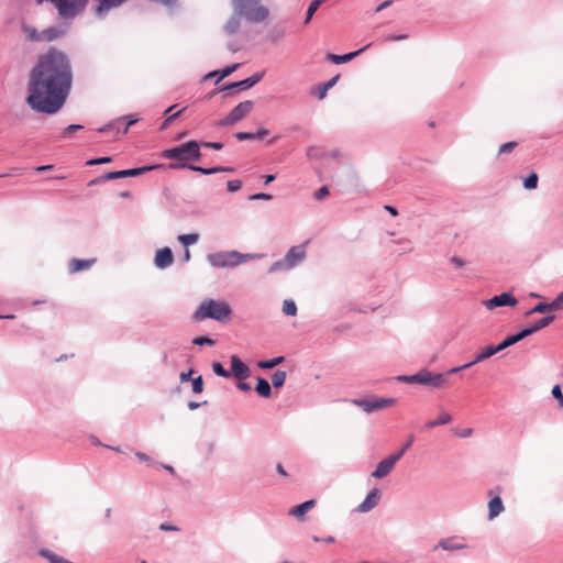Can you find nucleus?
<instances>
[{
    "label": "nucleus",
    "mask_w": 563,
    "mask_h": 563,
    "mask_svg": "<svg viewBox=\"0 0 563 563\" xmlns=\"http://www.w3.org/2000/svg\"><path fill=\"white\" fill-rule=\"evenodd\" d=\"M73 81V73L67 56L55 48L40 56L29 79V106L43 113L57 112L67 98Z\"/></svg>",
    "instance_id": "f257e3e1"
},
{
    "label": "nucleus",
    "mask_w": 563,
    "mask_h": 563,
    "mask_svg": "<svg viewBox=\"0 0 563 563\" xmlns=\"http://www.w3.org/2000/svg\"><path fill=\"white\" fill-rule=\"evenodd\" d=\"M232 310L224 300L205 299L194 313V320L213 319L223 322L229 319Z\"/></svg>",
    "instance_id": "f03ea898"
},
{
    "label": "nucleus",
    "mask_w": 563,
    "mask_h": 563,
    "mask_svg": "<svg viewBox=\"0 0 563 563\" xmlns=\"http://www.w3.org/2000/svg\"><path fill=\"white\" fill-rule=\"evenodd\" d=\"M234 11L250 22H262L267 19L269 11L260 0H232Z\"/></svg>",
    "instance_id": "7ed1b4c3"
},
{
    "label": "nucleus",
    "mask_w": 563,
    "mask_h": 563,
    "mask_svg": "<svg viewBox=\"0 0 563 563\" xmlns=\"http://www.w3.org/2000/svg\"><path fill=\"white\" fill-rule=\"evenodd\" d=\"M255 257H257V255L241 254L236 251H231L209 254L207 258L214 267H233Z\"/></svg>",
    "instance_id": "20e7f679"
},
{
    "label": "nucleus",
    "mask_w": 563,
    "mask_h": 563,
    "mask_svg": "<svg viewBox=\"0 0 563 563\" xmlns=\"http://www.w3.org/2000/svg\"><path fill=\"white\" fill-rule=\"evenodd\" d=\"M163 156L169 159L198 161L201 156L199 144L196 141H189L179 146L165 150Z\"/></svg>",
    "instance_id": "39448f33"
},
{
    "label": "nucleus",
    "mask_w": 563,
    "mask_h": 563,
    "mask_svg": "<svg viewBox=\"0 0 563 563\" xmlns=\"http://www.w3.org/2000/svg\"><path fill=\"white\" fill-rule=\"evenodd\" d=\"M401 379L407 383L421 384L434 388L443 387L446 384L445 375L431 373L429 371H420L415 375L404 376Z\"/></svg>",
    "instance_id": "423d86ee"
},
{
    "label": "nucleus",
    "mask_w": 563,
    "mask_h": 563,
    "mask_svg": "<svg viewBox=\"0 0 563 563\" xmlns=\"http://www.w3.org/2000/svg\"><path fill=\"white\" fill-rule=\"evenodd\" d=\"M254 108V102L245 100L240 102L224 119L216 123L217 126H228L247 117Z\"/></svg>",
    "instance_id": "0eeeda50"
},
{
    "label": "nucleus",
    "mask_w": 563,
    "mask_h": 563,
    "mask_svg": "<svg viewBox=\"0 0 563 563\" xmlns=\"http://www.w3.org/2000/svg\"><path fill=\"white\" fill-rule=\"evenodd\" d=\"M354 404L361 407L365 412L371 413L373 411L382 410L387 407H391L396 404L394 398H373V399H360L354 400Z\"/></svg>",
    "instance_id": "6e6552de"
},
{
    "label": "nucleus",
    "mask_w": 563,
    "mask_h": 563,
    "mask_svg": "<svg viewBox=\"0 0 563 563\" xmlns=\"http://www.w3.org/2000/svg\"><path fill=\"white\" fill-rule=\"evenodd\" d=\"M153 168H154V166H146V167L124 169V170H118V172H109V173L102 175L100 178L92 180L90 184H95L100 180H112V179H118V178L134 177V176L142 175L143 173L151 170Z\"/></svg>",
    "instance_id": "1a4fd4ad"
},
{
    "label": "nucleus",
    "mask_w": 563,
    "mask_h": 563,
    "mask_svg": "<svg viewBox=\"0 0 563 563\" xmlns=\"http://www.w3.org/2000/svg\"><path fill=\"white\" fill-rule=\"evenodd\" d=\"M517 298L514 297L510 292H503L500 295L494 296L493 298L483 301V305L488 310H494L497 307L505 306L515 307L517 306Z\"/></svg>",
    "instance_id": "9d476101"
},
{
    "label": "nucleus",
    "mask_w": 563,
    "mask_h": 563,
    "mask_svg": "<svg viewBox=\"0 0 563 563\" xmlns=\"http://www.w3.org/2000/svg\"><path fill=\"white\" fill-rule=\"evenodd\" d=\"M499 352V349H497V346H494V345H488V346H485L476 356L475 358L470 362V363H466L462 366H459V367H453L451 369H449L448 374H455L460 371H463V369H466L471 366H473L474 364L476 363H479L482 361H485L486 358H489L490 356L495 355L496 353Z\"/></svg>",
    "instance_id": "9b49d317"
},
{
    "label": "nucleus",
    "mask_w": 563,
    "mask_h": 563,
    "mask_svg": "<svg viewBox=\"0 0 563 563\" xmlns=\"http://www.w3.org/2000/svg\"><path fill=\"white\" fill-rule=\"evenodd\" d=\"M399 461V454H393L383 461H380L376 470L372 473V476L375 478H384L386 477L395 467V464Z\"/></svg>",
    "instance_id": "f8f14e48"
},
{
    "label": "nucleus",
    "mask_w": 563,
    "mask_h": 563,
    "mask_svg": "<svg viewBox=\"0 0 563 563\" xmlns=\"http://www.w3.org/2000/svg\"><path fill=\"white\" fill-rule=\"evenodd\" d=\"M174 262L173 252L169 247L159 249L155 254V265L158 268H166Z\"/></svg>",
    "instance_id": "ddd939ff"
},
{
    "label": "nucleus",
    "mask_w": 563,
    "mask_h": 563,
    "mask_svg": "<svg viewBox=\"0 0 563 563\" xmlns=\"http://www.w3.org/2000/svg\"><path fill=\"white\" fill-rule=\"evenodd\" d=\"M379 499H380L379 490L377 488H373L366 496L365 500L358 505L357 510L360 512H367L377 506Z\"/></svg>",
    "instance_id": "4468645a"
},
{
    "label": "nucleus",
    "mask_w": 563,
    "mask_h": 563,
    "mask_svg": "<svg viewBox=\"0 0 563 563\" xmlns=\"http://www.w3.org/2000/svg\"><path fill=\"white\" fill-rule=\"evenodd\" d=\"M287 262L291 266H296L306 257V246L303 244L292 246L285 255Z\"/></svg>",
    "instance_id": "2eb2a0df"
},
{
    "label": "nucleus",
    "mask_w": 563,
    "mask_h": 563,
    "mask_svg": "<svg viewBox=\"0 0 563 563\" xmlns=\"http://www.w3.org/2000/svg\"><path fill=\"white\" fill-rule=\"evenodd\" d=\"M262 77H263L262 73H256L253 76H251L244 80L227 85V86L222 87L221 90H231V89H236V88L249 89V88L253 87L255 84H257L262 79Z\"/></svg>",
    "instance_id": "dca6fc26"
},
{
    "label": "nucleus",
    "mask_w": 563,
    "mask_h": 563,
    "mask_svg": "<svg viewBox=\"0 0 563 563\" xmlns=\"http://www.w3.org/2000/svg\"><path fill=\"white\" fill-rule=\"evenodd\" d=\"M316 506V500L314 499H310V500H307L300 505H297L295 507H292L288 515L289 516H292V517H296L297 519L299 520H303L305 519V515L311 510L313 507Z\"/></svg>",
    "instance_id": "f3484780"
},
{
    "label": "nucleus",
    "mask_w": 563,
    "mask_h": 563,
    "mask_svg": "<svg viewBox=\"0 0 563 563\" xmlns=\"http://www.w3.org/2000/svg\"><path fill=\"white\" fill-rule=\"evenodd\" d=\"M231 367L238 379H243L249 376V367L235 355L231 357Z\"/></svg>",
    "instance_id": "a211bd4d"
},
{
    "label": "nucleus",
    "mask_w": 563,
    "mask_h": 563,
    "mask_svg": "<svg viewBox=\"0 0 563 563\" xmlns=\"http://www.w3.org/2000/svg\"><path fill=\"white\" fill-rule=\"evenodd\" d=\"M452 421V416L444 411V410H441L437 417V419L434 420H430V421H427L424 424H423V429L426 430H431V429H434L439 426H444V424H448Z\"/></svg>",
    "instance_id": "6ab92c4d"
},
{
    "label": "nucleus",
    "mask_w": 563,
    "mask_h": 563,
    "mask_svg": "<svg viewBox=\"0 0 563 563\" xmlns=\"http://www.w3.org/2000/svg\"><path fill=\"white\" fill-rule=\"evenodd\" d=\"M96 263L95 258L91 260H79L73 258L69 262V272L75 274L81 271L89 269Z\"/></svg>",
    "instance_id": "aec40b11"
},
{
    "label": "nucleus",
    "mask_w": 563,
    "mask_h": 563,
    "mask_svg": "<svg viewBox=\"0 0 563 563\" xmlns=\"http://www.w3.org/2000/svg\"><path fill=\"white\" fill-rule=\"evenodd\" d=\"M369 45H366L362 48H360L358 51H355V52H351V53H347V54H344V55H336V54H328L327 55V58L329 60H331L332 63L334 64H341V63H346V62H350L352 60L354 57H356L357 55H360L362 52H364Z\"/></svg>",
    "instance_id": "412c9836"
},
{
    "label": "nucleus",
    "mask_w": 563,
    "mask_h": 563,
    "mask_svg": "<svg viewBox=\"0 0 563 563\" xmlns=\"http://www.w3.org/2000/svg\"><path fill=\"white\" fill-rule=\"evenodd\" d=\"M435 548H441L445 551H456L464 549L465 544L454 537L440 540Z\"/></svg>",
    "instance_id": "4be33fe9"
},
{
    "label": "nucleus",
    "mask_w": 563,
    "mask_h": 563,
    "mask_svg": "<svg viewBox=\"0 0 563 563\" xmlns=\"http://www.w3.org/2000/svg\"><path fill=\"white\" fill-rule=\"evenodd\" d=\"M504 511V505L499 496H495L488 503V518L493 520Z\"/></svg>",
    "instance_id": "5701e85b"
},
{
    "label": "nucleus",
    "mask_w": 563,
    "mask_h": 563,
    "mask_svg": "<svg viewBox=\"0 0 563 563\" xmlns=\"http://www.w3.org/2000/svg\"><path fill=\"white\" fill-rule=\"evenodd\" d=\"M125 119H128V121L125 122V125H124V129H123V133H126L129 128L137 122L136 118H121V119H119V120H117V121H114L112 123L107 124L103 128H100L98 131L99 132H106V131H110V130H114L115 129L119 132V124L123 120H125Z\"/></svg>",
    "instance_id": "b1692460"
},
{
    "label": "nucleus",
    "mask_w": 563,
    "mask_h": 563,
    "mask_svg": "<svg viewBox=\"0 0 563 563\" xmlns=\"http://www.w3.org/2000/svg\"><path fill=\"white\" fill-rule=\"evenodd\" d=\"M528 336L527 331H520L517 334L507 336L500 344L497 345V349H499V352L518 343L519 341L526 339Z\"/></svg>",
    "instance_id": "393cba45"
},
{
    "label": "nucleus",
    "mask_w": 563,
    "mask_h": 563,
    "mask_svg": "<svg viewBox=\"0 0 563 563\" xmlns=\"http://www.w3.org/2000/svg\"><path fill=\"white\" fill-rule=\"evenodd\" d=\"M63 34L64 32L60 29L51 26L41 32V41L52 42L60 37Z\"/></svg>",
    "instance_id": "a878e982"
},
{
    "label": "nucleus",
    "mask_w": 563,
    "mask_h": 563,
    "mask_svg": "<svg viewBox=\"0 0 563 563\" xmlns=\"http://www.w3.org/2000/svg\"><path fill=\"white\" fill-rule=\"evenodd\" d=\"M553 320H554V316L544 317V318L540 319L539 321H537L531 327L523 329V331H527L528 336H529V335L536 333L537 331L548 327Z\"/></svg>",
    "instance_id": "bb28decb"
},
{
    "label": "nucleus",
    "mask_w": 563,
    "mask_h": 563,
    "mask_svg": "<svg viewBox=\"0 0 563 563\" xmlns=\"http://www.w3.org/2000/svg\"><path fill=\"white\" fill-rule=\"evenodd\" d=\"M556 305V299H554L551 303H538L533 309L527 312V316H530L532 313H544L549 310H559V306Z\"/></svg>",
    "instance_id": "cd10ccee"
},
{
    "label": "nucleus",
    "mask_w": 563,
    "mask_h": 563,
    "mask_svg": "<svg viewBox=\"0 0 563 563\" xmlns=\"http://www.w3.org/2000/svg\"><path fill=\"white\" fill-rule=\"evenodd\" d=\"M256 393L265 398L271 397L272 388L268 382L264 378H258L255 387Z\"/></svg>",
    "instance_id": "c85d7f7f"
},
{
    "label": "nucleus",
    "mask_w": 563,
    "mask_h": 563,
    "mask_svg": "<svg viewBox=\"0 0 563 563\" xmlns=\"http://www.w3.org/2000/svg\"><path fill=\"white\" fill-rule=\"evenodd\" d=\"M189 168L195 170V172L201 173L203 175H212V174L220 173V172H229V173H231V172L234 170L231 167L205 168V167H200V166H190Z\"/></svg>",
    "instance_id": "c756f323"
},
{
    "label": "nucleus",
    "mask_w": 563,
    "mask_h": 563,
    "mask_svg": "<svg viewBox=\"0 0 563 563\" xmlns=\"http://www.w3.org/2000/svg\"><path fill=\"white\" fill-rule=\"evenodd\" d=\"M285 380H286V372H284V371H276L272 375V384L276 388L282 387L284 385Z\"/></svg>",
    "instance_id": "7c9ffc66"
},
{
    "label": "nucleus",
    "mask_w": 563,
    "mask_h": 563,
    "mask_svg": "<svg viewBox=\"0 0 563 563\" xmlns=\"http://www.w3.org/2000/svg\"><path fill=\"white\" fill-rule=\"evenodd\" d=\"M199 239V234L197 233H190V234H183L178 236L179 242L185 245H191L195 244Z\"/></svg>",
    "instance_id": "2f4dec72"
},
{
    "label": "nucleus",
    "mask_w": 563,
    "mask_h": 563,
    "mask_svg": "<svg viewBox=\"0 0 563 563\" xmlns=\"http://www.w3.org/2000/svg\"><path fill=\"white\" fill-rule=\"evenodd\" d=\"M323 2V0H313L308 10H307V14H306V19H305V23H309L310 20L312 19L313 14L316 13V11L318 10V8L320 7V4Z\"/></svg>",
    "instance_id": "473e14b6"
},
{
    "label": "nucleus",
    "mask_w": 563,
    "mask_h": 563,
    "mask_svg": "<svg viewBox=\"0 0 563 563\" xmlns=\"http://www.w3.org/2000/svg\"><path fill=\"white\" fill-rule=\"evenodd\" d=\"M239 66H240V64H233L231 66L225 67L224 69H222L220 71L211 73L207 77H211V76H214V75H220L219 80L223 79L224 77H228L229 75H231L235 69H238Z\"/></svg>",
    "instance_id": "72a5a7b5"
},
{
    "label": "nucleus",
    "mask_w": 563,
    "mask_h": 563,
    "mask_svg": "<svg viewBox=\"0 0 563 563\" xmlns=\"http://www.w3.org/2000/svg\"><path fill=\"white\" fill-rule=\"evenodd\" d=\"M225 31L229 33V34H234L238 32V30L240 29V21L236 16H233L232 19H230L225 26H224Z\"/></svg>",
    "instance_id": "f704fd0d"
},
{
    "label": "nucleus",
    "mask_w": 563,
    "mask_h": 563,
    "mask_svg": "<svg viewBox=\"0 0 563 563\" xmlns=\"http://www.w3.org/2000/svg\"><path fill=\"white\" fill-rule=\"evenodd\" d=\"M538 175L536 173H531L525 180L523 186L526 189H536L538 187Z\"/></svg>",
    "instance_id": "c9c22d12"
},
{
    "label": "nucleus",
    "mask_w": 563,
    "mask_h": 563,
    "mask_svg": "<svg viewBox=\"0 0 563 563\" xmlns=\"http://www.w3.org/2000/svg\"><path fill=\"white\" fill-rule=\"evenodd\" d=\"M23 32L26 34L30 41H41V32H37L36 29L29 25H24Z\"/></svg>",
    "instance_id": "e433bc0d"
},
{
    "label": "nucleus",
    "mask_w": 563,
    "mask_h": 563,
    "mask_svg": "<svg viewBox=\"0 0 563 563\" xmlns=\"http://www.w3.org/2000/svg\"><path fill=\"white\" fill-rule=\"evenodd\" d=\"M283 312L287 316L297 314V306L292 300H285L283 303Z\"/></svg>",
    "instance_id": "4c0bfd02"
},
{
    "label": "nucleus",
    "mask_w": 563,
    "mask_h": 563,
    "mask_svg": "<svg viewBox=\"0 0 563 563\" xmlns=\"http://www.w3.org/2000/svg\"><path fill=\"white\" fill-rule=\"evenodd\" d=\"M284 361L283 356L274 357L272 360L262 361L258 363L261 368H273L276 365L280 364Z\"/></svg>",
    "instance_id": "58836bf2"
},
{
    "label": "nucleus",
    "mask_w": 563,
    "mask_h": 563,
    "mask_svg": "<svg viewBox=\"0 0 563 563\" xmlns=\"http://www.w3.org/2000/svg\"><path fill=\"white\" fill-rule=\"evenodd\" d=\"M291 266L289 265V263L287 262L286 257H284L282 261H277L275 262L271 267H269V272L273 273V272H277V271H282V269H290Z\"/></svg>",
    "instance_id": "ea45409f"
},
{
    "label": "nucleus",
    "mask_w": 563,
    "mask_h": 563,
    "mask_svg": "<svg viewBox=\"0 0 563 563\" xmlns=\"http://www.w3.org/2000/svg\"><path fill=\"white\" fill-rule=\"evenodd\" d=\"M212 369L213 372L218 375V376H221V377H229L230 376V372L227 371L221 363H213L212 364Z\"/></svg>",
    "instance_id": "a19ab883"
},
{
    "label": "nucleus",
    "mask_w": 563,
    "mask_h": 563,
    "mask_svg": "<svg viewBox=\"0 0 563 563\" xmlns=\"http://www.w3.org/2000/svg\"><path fill=\"white\" fill-rule=\"evenodd\" d=\"M551 393H552V396L558 400L559 407L563 408V394H562L560 385L553 386Z\"/></svg>",
    "instance_id": "79ce46f5"
},
{
    "label": "nucleus",
    "mask_w": 563,
    "mask_h": 563,
    "mask_svg": "<svg viewBox=\"0 0 563 563\" xmlns=\"http://www.w3.org/2000/svg\"><path fill=\"white\" fill-rule=\"evenodd\" d=\"M203 390V380L201 376L196 377L192 379V391L195 394H200Z\"/></svg>",
    "instance_id": "37998d69"
},
{
    "label": "nucleus",
    "mask_w": 563,
    "mask_h": 563,
    "mask_svg": "<svg viewBox=\"0 0 563 563\" xmlns=\"http://www.w3.org/2000/svg\"><path fill=\"white\" fill-rule=\"evenodd\" d=\"M516 146H517V142H507L499 147L498 154L510 153L516 148Z\"/></svg>",
    "instance_id": "c03bdc74"
},
{
    "label": "nucleus",
    "mask_w": 563,
    "mask_h": 563,
    "mask_svg": "<svg viewBox=\"0 0 563 563\" xmlns=\"http://www.w3.org/2000/svg\"><path fill=\"white\" fill-rule=\"evenodd\" d=\"M194 344H197V345H203V344H207V345H213L214 344V341L208 336H198L196 339H194Z\"/></svg>",
    "instance_id": "a18cd8bd"
},
{
    "label": "nucleus",
    "mask_w": 563,
    "mask_h": 563,
    "mask_svg": "<svg viewBox=\"0 0 563 563\" xmlns=\"http://www.w3.org/2000/svg\"><path fill=\"white\" fill-rule=\"evenodd\" d=\"M412 443H413V435L411 434V435L408 437V440L401 446V449L396 453V454H399V460L405 454V452L412 445Z\"/></svg>",
    "instance_id": "49530a36"
},
{
    "label": "nucleus",
    "mask_w": 563,
    "mask_h": 563,
    "mask_svg": "<svg viewBox=\"0 0 563 563\" xmlns=\"http://www.w3.org/2000/svg\"><path fill=\"white\" fill-rule=\"evenodd\" d=\"M227 186L229 191L234 192L241 189L242 183L238 179L229 180Z\"/></svg>",
    "instance_id": "de8ad7c7"
},
{
    "label": "nucleus",
    "mask_w": 563,
    "mask_h": 563,
    "mask_svg": "<svg viewBox=\"0 0 563 563\" xmlns=\"http://www.w3.org/2000/svg\"><path fill=\"white\" fill-rule=\"evenodd\" d=\"M111 161H112L111 157L104 156V157H100V158L90 159L87 162V164L88 165H99V164L110 163Z\"/></svg>",
    "instance_id": "09e8293b"
},
{
    "label": "nucleus",
    "mask_w": 563,
    "mask_h": 563,
    "mask_svg": "<svg viewBox=\"0 0 563 563\" xmlns=\"http://www.w3.org/2000/svg\"><path fill=\"white\" fill-rule=\"evenodd\" d=\"M184 110H185V108H184V109H181V110H179V111H177V112H175V113L169 114V115L165 119V121H164V123H163V125H162V129H166V128L169 125V123H170L174 119H176L177 117H179V115H180V113H181Z\"/></svg>",
    "instance_id": "8fccbe9b"
},
{
    "label": "nucleus",
    "mask_w": 563,
    "mask_h": 563,
    "mask_svg": "<svg viewBox=\"0 0 563 563\" xmlns=\"http://www.w3.org/2000/svg\"><path fill=\"white\" fill-rule=\"evenodd\" d=\"M82 128H84V126H82V125H80V124H70V125H68V126L64 130L63 135H64V136H68V135H70L73 132L78 131V130H81Z\"/></svg>",
    "instance_id": "3c124183"
},
{
    "label": "nucleus",
    "mask_w": 563,
    "mask_h": 563,
    "mask_svg": "<svg viewBox=\"0 0 563 563\" xmlns=\"http://www.w3.org/2000/svg\"><path fill=\"white\" fill-rule=\"evenodd\" d=\"M235 137L239 141L254 140L255 139V134L254 133H249V132H238L235 134Z\"/></svg>",
    "instance_id": "603ef678"
},
{
    "label": "nucleus",
    "mask_w": 563,
    "mask_h": 563,
    "mask_svg": "<svg viewBox=\"0 0 563 563\" xmlns=\"http://www.w3.org/2000/svg\"><path fill=\"white\" fill-rule=\"evenodd\" d=\"M329 195V189L327 186H323L321 187L316 194H314V198L317 200H321L323 199L324 197H327Z\"/></svg>",
    "instance_id": "864d4df0"
},
{
    "label": "nucleus",
    "mask_w": 563,
    "mask_h": 563,
    "mask_svg": "<svg viewBox=\"0 0 563 563\" xmlns=\"http://www.w3.org/2000/svg\"><path fill=\"white\" fill-rule=\"evenodd\" d=\"M206 147L213 148V150H221L223 147V144L220 142H206L202 144Z\"/></svg>",
    "instance_id": "5fc2aeb1"
},
{
    "label": "nucleus",
    "mask_w": 563,
    "mask_h": 563,
    "mask_svg": "<svg viewBox=\"0 0 563 563\" xmlns=\"http://www.w3.org/2000/svg\"><path fill=\"white\" fill-rule=\"evenodd\" d=\"M451 263L457 267V268H461L465 265V262L461 258V257H457V256H453L451 258Z\"/></svg>",
    "instance_id": "6e6d98bb"
},
{
    "label": "nucleus",
    "mask_w": 563,
    "mask_h": 563,
    "mask_svg": "<svg viewBox=\"0 0 563 563\" xmlns=\"http://www.w3.org/2000/svg\"><path fill=\"white\" fill-rule=\"evenodd\" d=\"M251 199L252 200H260V199L271 200L272 196L268 194H255V195L251 196Z\"/></svg>",
    "instance_id": "4d7b16f0"
},
{
    "label": "nucleus",
    "mask_w": 563,
    "mask_h": 563,
    "mask_svg": "<svg viewBox=\"0 0 563 563\" xmlns=\"http://www.w3.org/2000/svg\"><path fill=\"white\" fill-rule=\"evenodd\" d=\"M159 529L162 531H178L179 530L176 526H172V525H168V523H162L159 526Z\"/></svg>",
    "instance_id": "13d9d810"
},
{
    "label": "nucleus",
    "mask_w": 563,
    "mask_h": 563,
    "mask_svg": "<svg viewBox=\"0 0 563 563\" xmlns=\"http://www.w3.org/2000/svg\"><path fill=\"white\" fill-rule=\"evenodd\" d=\"M328 90L329 89L324 85L320 86L318 88V98L323 99L327 96Z\"/></svg>",
    "instance_id": "bf43d9fd"
},
{
    "label": "nucleus",
    "mask_w": 563,
    "mask_h": 563,
    "mask_svg": "<svg viewBox=\"0 0 563 563\" xmlns=\"http://www.w3.org/2000/svg\"><path fill=\"white\" fill-rule=\"evenodd\" d=\"M192 373H194V371H192V369H190V371H189V372H187V373H181V374H180V376H179V377H180V380H181V382H187V380H189V379H190V377H191V375H192Z\"/></svg>",
    "instance_id": "052dcab7"
},
{
    "label": "nucleus",
    "mask_w": 563,
    "mask_h": 563,
    "mask_svg": "<svg viewBox=\"0 0 563 563\" xmlns=\"http://www.w3.org/2000/svg\"><path fill=\"white\" fill-rule=\"evenodd\" d=\"M473 434V430L471 428L464 429L459 433L461 438H468Z\"/></svg>",
    "instance_id": "680f3d73"
},
{
    "label": "nucleus",
    "mask_w": 563,
    "mask_h": 563,
    "mask_svg": "<svg viewBox=\"0 0 563 563\" xmlns=\"http://www.w3.org/2000/svg\"><path fill=\"white\" fill-rule=\"evenodd\" d=\"M338 79H339V75H336L335 77H333V78H331L329 81H327V82L324 84V86H325L328 89H330V88H332V87L336 84Z\"/></svg>",
    "instance_id": "e2e57ef3"
},
{
    "label": "nucleus",
    "mask_w": 563,
    "mask_h": 563,
    "mask_svg": "<svg viewBox=\"0 0 563 563\" xmlns=\"http://www.w3.org/2000/svg\"><path fill=\"white\" fill-rule=\"evenodd\" d=\"M276 471L283 477H287L288 476L287 472L285 471V468L283 467L282 464H277Z\"/></svg>",
    "instance_id": "0e129e2a"
},
{
    "label": "nucleus",
    "mask_w": 563,
    "mask_h": 563,
    "mask_svg": "<svg viewBox=\"0 0 563 563\" xmlns=\"http://www.w3.org/2000/svg\"><path fill=\"white\" fill-rule=\"evenodd\" d=\"M255 134V139H263L264 136H266L268 134V131L266 129H261L257 131V133H254Z\"/></svg>",
    "instance_id": "69168bd1"
},
{
    "label": "nucleus",
    "mask_w": 563,
    "mask_h": 563,
    "mask_svg": "<svg viewBox=\"0 0 563 563\" xmlns=\"http://www.w3.org/2000/svg\"><path fill=\"white\" fill-rule=\"evenodd\" d=\"M238 387H239V389H241V390H243V391H249V390L251 389L250 384L244 383V382H240V383L238 384Z\"/></svg>",
    "instance_id": "338daca9"
},
{
    "label": "nucleus",
    "mask_w": 563,
    "mask_h": 563,
    "mask_svg": "<svg viewBox=\"0 0 563 563\" xmlns=\"http://www.w3.org/2000/svg\"><path fill=\"white\" fill-rule=\"evenodd\" d=\"M555 299H556L555 306H559L560 309H563V292L560 294Z\"/></svg>",
    "instance_id": "774afa93"
}]
</instances>
